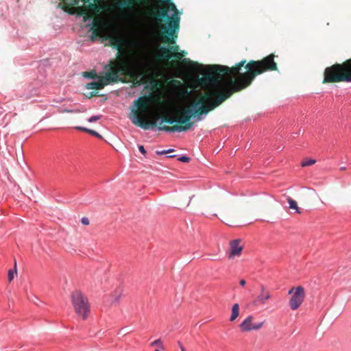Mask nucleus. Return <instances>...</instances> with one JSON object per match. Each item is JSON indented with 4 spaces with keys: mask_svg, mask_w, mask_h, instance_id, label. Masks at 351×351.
Here are the masks:
<instances>
[{
    "mask_svg": "<svg viewBox=\"0 0 351 351\" xmlns=\"http://www.w3.org/2000/svg\"><path fill=\"white\" fill-rule=\"evenodd\" d=\"M274 57V54H270L261 60H250L247 63L243 60L232 67L219 64L210 66L205 80L215 89L204 93L210 94L206 103L215 100L219 95L230 94L229 98L233 93L249 86L257 75L268 71H277Z\"/></svg>",
    "mask_w": 351,
    "mask_h": 351,
    "instance_id": "obj_1",
    "label": "nucleus"
},
{
    "mask_svg": "<svg viewBox=\"0 0 351 351\" xmlns=\"http://www.w3.org/2000/svg\"><path fill=\"white\" fill-rule=\"evenodd\" d=\"M229 95L230 94L226 95H219L215 100L206 104V101L209 100L210 94H203L197 101H193L191 106L176 111L178 119L177 123L179 125L160 126L158 130L169 132L187 131L190 130L193 125V122L191 121L193 117L197 118V121L202 120V114H206L219 106L223 101L228 99Z\"/></svg>",
    "mask_w": 351,
    "mask_h": 351,
    "instance_id": "obj_2",
    "label": "nucleus"
},
{
    "mask_svg": "<svg viewBox=\"0 0 351 351\" xmlns=\"http://www.w3.org/2000/svg\"><path fill=\"white\" fill-rule=\"evenodd\" d=\"M135 57V61L129 62L125 58H120L117 63L111 61L108 72L104 76L108 83L112 84L121 81L120 73L125 71L134 86H138L147 82L149 77L148 62L144 58Z\"/></svg>",
    "mask_w": 351,
    "mask_h": 351,
    "instance_id": "obj_3",
    "label": "nucleus"
},
{
    "mask_svg": "<svg viewBox=\"0 0 351 351\" xmlns=\"http://www.w3.org/2000/svg\"><path fill=\"white\" fill-rule=\"evenodd\" d=\"M159 10L152 11L154 16L159 21L167 20V25L162 27L164 29L163 40L165 43L176 44V39L178 38L177 32L180 28V18L179 11L171 0H158Z\"/></svg>",
    "mask_w": 351,
    "mask_h": 351,
    "instance_id": "obj_4",
    "label": "nucleus"
},
{
    "mask_svg": "<svg viewBox=\"0 0 351 351\" xmlns=\"http://www.w3.org/2000/svg\"><path fill=\"white\" fill-rule=\"evenodd\" d=\"M152 98L150 96H141L134 101L129 118L133 124L143 130H149L156 126L155 121H147V114L150 108Z\"/></svg>",
    "mask_w": 351,
    "mask_h": 351,
    "instance_id": "obj_5",
    "label": "nucleus"
},
{
    "mask_svg": "<svg viewBox=\"0 0 351 351\" xmlns=\"http://www.w3.org/2000/svg\"><path fill=\"white\" fill-rule=\"evenodd\" d=\"M351 82V58L328 66L324 71L323 84Z\"/></svg>",
    "mask_w": 351,
    "mask_h": 351,
    "instance_id": "obj_6",
    "label": "nucleus"
},
{
    "mask_svg": "<svg viewBox=\"0 0 351 351\" xmlns=\"http://www.w3.org/2000/svg\"><path fill=\"white\" fill-rule=\"evenodd\" d=\"M179 49L180 47L177 45H174L169 47H161L159 49L160 52L159 58L161 60H169L173 58L176 59V62H178L179 60H182V63L184 65L193 66L196 64L189 58H183L186 55L187 52L184 50L179 51Z\"/></svg>",
    "mask_w": 351,
    "mask_h": 351,
    "instance_id": "obj_7",
    "label": "nucleus"
},
{
    "mask_svg": "<svg viewBox=\"0 0 351 351\" xmlns=\"http://www.w3.org/2000/svg\"><path fill=\"white\" fill-rule=\"evenodd\" d=\"M71 298L75 313L83 319H86L90 312L88 298L78 290L71 293Z\"/></svg>",
    "mask_w": 351,
    "mask_h": 351,
    "instance_id": "obj_8",
    "label": "nucleus"
},
{
    "mask_svg": "<svg viewBox=\"0 0 351 351\" xmlns=\"http://www.w3.org/2000/svg\"><path fill=\"white\" fill-rule=\"evenodd\" d=\"M289 294H292L289 300L290 308L293 311L298 309L304 302L305 298L304 289L301 286L293 287L289 291Z\"/></svg>",
    "mask_w": 351,
    "mask_h": 351,
    "instance_id": "obj_9",
    "label": "nucleus"
},
{
    "mask_svg": "<svg viewBox=\"0 0 351 351\" xmlns=\"http://www.w3.org/2000/svg\"><path fill=\"white\" fill-rule=\"evenodd\" d=\"M254 317L250 315L245 318L240 324V328L243 332H248L252 330H258L263 327V323L253 324Z\"/></svg>",
    "mask_w": 351,
    "mask_h": 351,
    "instance_id": "obj_10",
    "label": "nucleus"
},
{
    "mask_svg": "<svg viewBox=\"0 0 351 351\" xmlns=\"http://www.w3.org/2000/svg\"><path fill=\"white\" fill-rule=\"evenodd\" d=\"M241 239H234L230 242L229 259H234L235 256H239L243 250V246L241 245Z\"/></svg>",
    "mask_w": 351,
    "mask_h": 351,
    "instance_id": "obj_11",
    "label": "nucleus"
},
{
    "mask_svg": "<svg viewBox=\"0 0 351 351\" xmlns=\"http://www.w3.org/2000/svg\"><path fill=\"white\" fill-rule=\"evenodd\" d=\"M109 84L103 76L98 77V80L86 84V88L90 90H99Z\"/></svg>",
    "mask_w": 351,
    "mask_h": 351,
    "instance_id": "obj_12",
    "label": "nucleus"
},
{
    "mask_svg": "<svg viewBox=\"0 0 351 351\" xmlns=\"http://www.w3.org/2000/svg\"><path fill=\"white\" fill-rule=\"evenodd\" d=\"M97 5L95 3H89L88 7H79L77 8V14L82 16L84 21H86L91 19L92 16L88 12V9L96 10Z\"/></svg>",
    "mask_w": 351,
    "mask_h": 351,
    "instance_id": "obj_13",
    "label": "nucleus"
},
{
    "mask_svg": "<svg viewBox=\"0 0 351 351\" xmlns=\"http://www.w3.org/2000/svg\"><path fill=\"white\" fill-rule=\"evenodd\" d=\"M271 298V294L269 291H266L265 287L262 285L261 287V293L257 296L255 303L257 304H265L269 299Z\"/></svg>",
    "mask_w": 351,
    "mask_h": 351,
    "instance_id": "obj_14",
    "label": "nucleus"
},
{
    "mask_svg": "<svg viewBox=\"0 0 351 351\" xmlns=\"http://www.w3.org/2000/svg\"><path fill=\"white\" fill-rule=\"evenodd\" d=\"M111 45L114 48L120 50L123 45V39L119 36H113L110 39Z\"/></svg>",
    "mask_w": 351,
    "mask_h": 351,
    "instance_id": "obj_15",
    "label": "nucleus"
},
{
    "mask_svg": "<svg viewBox=\"0 0 351 351\" xmlns=\"http://www.w3.org/2000/svg\"><path fill=\"white\" fill-rule=\"evenodd\" d=\"M177 115L176 114V116H173V115H171V114H163L162 117H161V123H160V125L158 126V128L160 126H162L161 124L162 123H169V124H173L174 123H177Z\"/></svg>",
    "mask_w": 351,
    "mask_h": 351,
    "instance_id": "obj_16",
    "label": "nucleus"
},
{
    "mask_svg": "<svg viewBox=\"0 0 351 351\" xmlns=\"http://www.w3.org/2000/svg\"><path fill=\"white\" fill-rule=\"evenodd\" d=\"M91 29L93 30L91 40H94L96 37L100 36V25L95 19L93 20Z\"/></svg>",
    "mask_w": 351,
    "mask_h": 351,
    "instance_id": "obj_17",
    "label": "nucleus"
},
{
    "mask_svg": "<svg viewBox=\"0 0 351 351\" xmlns=\"http://www.w3.org/2000/svg\"><path fill=\"white\" fill-rule=\"evenodd\" d=\"M239 304L236 303L234 304L232 307L231 311V316L230 317V321L233 322L234 321L239 315Z\"/></svg>",
    "mask_w": 351,
    "mask_h": 351,
    "instance_id": "obj_18",
    "label": "nucleus"
},
{
    "mask_svg": "<svg viewBox=\"0 0 351 351\" xmlns=\"http://www.w3.org/2000/svg\"><path fill=\"white\" fill-rule=\"evenodd\" d=\"M134 5V0H124L119 4V7L122 9L132 8Z\"/></svg>",
    "mask_w": 351,
    "mask_h": 351,
    "instance_id": "obj_19",
    "label": "nucleus"
},
{
    "mask_svg": "<svg viewBox=\"0 0 351 351\" xmlns=\"http://www.w3.org/2000/svg\"><path fill=\"white\" fill-rule=\"evenodd\" d=\"M287 199V202H288V203L289 204V208L290 209L295 210L297 213H301L299 207L298 206V204H297V202L295 200L291 199L290 197H288Z\"/></svg>",
    "mask_w": 351,
    "mask_h": 351,
    "instance_id": "obj_20",
    "label": "nucleus"
},
{
    "mask_svg": "<svg viewBox=\"0 0 351 351\" xmlns=\"http://www.w3.org/2000/svg\"><path fill=\"white\" fill-rule=\"evenodd\" d=\"M17 274V270H16V261L14 260V269H10L8 271V281L9 282H11L14 278V276Z\"/></svg>",
    "mask_w": 351,
    "mask_h": 351,
    "instance_id": "obj_21",
    "label": "nucleus"
},
{
    "mask_svg": "<svg viewBox=\"0 0 351 351\" xmlns=\"http://www.w3.org/2000/svg\"><path fill=\"white\" fill-rule=\"evenodd\" d=\"M76 129L78 130H80V131L86 132L92 135H94V136H99L98 133L97 132H95V130H89L86 128L76 127Z\"/></svg>",
    "mask_w": 351,
    "mask_h": 351,
    "instance_id": "obj_22",
    "label": "nucleus"
},
{
    "mask_svg": "<svg viewBox=\"0 0 351 351\" xmlns=\"http://www.w3.org/2000/svg\"><path fill=\"white\" fill-rule=\"evenodd\" d=\"M84 76L92 79L97 77V73L95 71H91L90 72H84Z\"/></svg>",
    "mask_w": 351,
    "mask_h": 351,
    "instance_id": "obj_23",
    "label": "nucleus"
},
{
    "mask_svg": "<svg viewBox=\"0 0 351 351\" xmlns=\"http://www.w3.org/2000/svg\"><path fill=\"white\" fill-rule=\"evenodd\" d=\"M315 162H316V160L314 159H308L302 162V167L311 166V165H314L315 163Z\"/></svg>",
    "mask_w": 351,
    "mask_h": 351,
    "instance_id": "obj_24",
    "label": "nucleus"
},
{
    "mask_svg": "<svg viewBox=\"0 0 351 351\" xmlns=\"http://www.w3.org/2000/svg\"><path fill=\"white\" fill-rule=\"evenodd\" d=\"M169 84L173 87H179L182 85V82L178 80L173 79L169 82Z\"/></svg>",
    "mask_w": 351,
    "mask_h": 351,
    "instance_id": "obj_25",
    "label": "nucleus"
},
{
    "mask_svg": "<svg viewBox=\"0 0 351 351\" xmlns=\"http://www.w3.org/2000/svg\"><path fill=\"white\" fill-rule=\"evenodd\" d=\"M157 346L159 348H160L162 350L164 349V347L162 346V343L160 339L155 340L152 343H150V346Z\"/></svg>",
    "mask_w": 351,
    "mask_h": 351,
    "instance_id": "obj_26",
    "label": "nucleus"
},
{
    "mask_svg": "<svg viewBox=\"0 0 351 351\" xmlns=\"http://www.w3.org/2000/svg\"><path fill=\"white\" fill-rule=\"evenodd\" d=\"M178 160L180 162H189L190 161V158L186 156H182L178 158Z\"/></svg>",
    "mask_w": 351,
    "mask_h": 351,
    "instance_id": "obj_27",
    "label": "nucleus"
},
{
    "mask_svg": "<svg viewBox=\"0 0 351 351\" xmlns=\"http://www.w3.org/2000/svg\"><path fill=\"white\" fill-rule=\"evenodd\" d=\"M115 294H116V296H115V298L114 300H113V302H118L121 295V291L118 290V291H116L115 292Z\"/></svg>",
    "mask_w": 351,
    "mask_h": 351,
    "instance_id": "obj_28",
    "label": "nucleus"
},
{
    "mask_svg": "<svg viewBox=\"0 0 351 351\" xmlns=\"http://www.w3.org/2000/svg\"><path fill=\"white\" fill-rule=\"evenodd\" d=\"M100 118H101V116L95 115V116H93V117H90L88 121L89 122L97 121L99 119H100Z\"/></svg>",
    "mask_w": 351,
    "mask_h": 351,
    "instance_id": "obj_29",
    "label": "nucleus"
},
{
    "mask_svg": "<svg viewBox=\"0 0 351 351\" xmlns=\"http://www.w3.org/2000/svg\"><path fill=\"white\" fill-rule=\"evenodd\" d=\"M81 222L83 225L88 226L89 224V219L87 217H82Z\"/></svg>",
    "mask_w": 351,
    "mask_h": 351,
    "instance_id": "obj_30",
    "label": "nucleus"
},
{
    "mask_svg": "<svg viewBox=\"0 0 351 351\" xmlns=\"http://www.w3.org/2000/svg\"><path fill=\"white\" fill-rule=\"evenodd\" d=\"M138 149L141 152V153H142L143 154L145 155L146 154V151L143 145H139Z\"/></svg>",
    "mask_w": 351,
    "mask_h": 351,
    "instance_id": "obj_31",
    "label": "nucleus"
},
{
    "mask_svg": "<svg viewBox=\"0 0 351 351\" xmlns=\"http://www.w3.org/2000/svg\"><path fill=\"white\" fill-rule=\"evenodd\" d=\"M167 153H169V151H166V150H163V151H160H160H157L156 152V154L158 155H162V154H167Z\"/></svg>",
    "mask_w": 351,
    "mask_h": 351,
    "instance_id": "obj_32",
    "label": "nucleus"
},
{
    "mask_svg": "<svg viewBox=\"0 0 351 351\" xmlns=\"http://www.w3.org/2000/svg\"><path fill=\"white\" fill-rule=\"evenodd\" d=\"M239 284L241 285V286H245V284H246V281L243 279L241 280L240 282H239Z\"/></svg>",
    "mask_w": 351,
    "mask_h": 351,
    "instance_id": "obj_33",
    "label": "nucleus"
},
{
    "mask_svg": "<svg viewBox=\"0 0 351 351\" xmlns=\"http://www.w3.org/2000/svg\"><path fill=\"white\" fill-rule=\"evenodd\" d=\"M134 3L136 2H143V3H147L149 0H134Z\"/></svg>",
    "mask_w": 351,
    "mask_h": 351,
    "instance_id": "obj_34",
    "label": "nucleus"
},
{
    "mask_svg": "<svg viewBox=\"0 0 351 351\" xmlns=\"http://www.w3.org/2000/svg\"><path fill=\"white\" fill-rule=\"evenodd\" d=\"M178 344L180 347L181 351H186L185 348L182 346L180 342H178Z\"/></svg>",
    "mask_w": 351,
    "mask_h": 351,
    "instance_id": "obj_35",
    "label": "nucleus"
},
{
    "mask_svg": "<svg viewBox=\"0 0 351 351\" xmlns=\"http://www.w3.org/2000/svg\"><path fill=\"white\" fill-rule=\"evenodd\" d=\"M97 92H95V93H94V92H92V93H90V97H93V96H96V95H97Z\"/></svg>",
    "mask_w": 351,
    "mask_h": 351,
    "instance_id": "obj_36",
    "label": "nucleus"
},
{
    "mask_svg": "<svg viewBox=\"0 0 351 351\" xmlns=\"http://www.w3.org/2000/svg\"><path fill=\"white\" fill-rule=\"evenodd\" d=\"M73 3L76 5L77 3V0H73Z\"/></svg>",
    "mask_w": 351,
    "mask_h": 351,
    "instance_id": "obj_37",
    "label": "nucleus"
},
{
    "mask_svg": "<svg viewBox=\"0 0 351 351\" xmlns=\"http://www.w3.org/2000/svg\"><path fill=\"white\" fill-rule=\"evenodd\" d=\"M82 1H84V3H89V1H90V0H82Z\"/></svg>",
    "mask_w": 351,
    "mask_h": 351,
    "instance_id": "obj_38",
    "label": "nucleus"
},
{
    "mask_svg": "<svg viewBox=\"0 0 351 351\" xmlns=\"http://www.w3.org/2000/svg\"><path fill=\"white\" fill-rule=\"evenodd\" d=\"M345 169H346V167H342L340 168L341 171H344Z\"/></svg>",
    "mask_w": 351,
    "mask_h": 351,
    "instance_id": "obj_39",
    "label": "nucleus"
},
{
    "mask_svg": "<svg viewBox=\"0 0 351 351\" xmlns=\"http://www.w3.org/2000/svg\"><path fill=\"white\" fill-rule=\"evenodd\" d=\"M167 151H169V153H170V152H173L174 150L173 149H168Z\"/></svg>",
    "mask_w": 351,
    "mask_h": 351,
    "instance_id": "obj_40",
    "label": "nucleus"
},
{
    "mask_svg": "<svg viewBox=\"0 0 351 351\" xmlns=\"http://www.w3.org/2000/svg\"><path fill=\"white\" fill-rule=\"evenodd\" d=\"M175 156H174V155H173V156H169V158H173V157H175Z\"/></svg>",
    "mask_w": 351,
    "mask_h": 351,
    "instance_id": "obj_41",
    "label": "nucleus"
}]
</instances>
